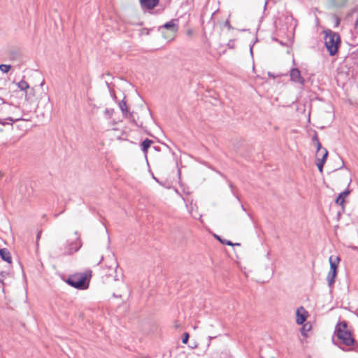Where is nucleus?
I'll use <instances>...</instances> for the list:
<instances>
[{
  "mask_svg": "<svg viewBox=\"0 0 358 358\" xmlns=\"http://www.w3.org/2000/svg\"><path fill=\"white\" fill-rule=\"evenodd\" d=\"M347 322L343 321L338 324L336 327L335 333L341 343L347 347H352L351 350L358 352V345L353 338L350 331L347 330Z\"/></svg>",
  "mask_w": 358,
  "mask_h": 358,
  "instance_id": "nucleus-1",
  "label": "nucleus"
},
{
  "mask_svg": "<svg viewBox=\"0 0 358 358\" xmlns=\"http://www.w3.org/2000/svg\"><path fill=\"white\" fill-rule=\"evenodd\" d=\"M92 271L78 273L71 275L66 280V282L71 287L78 289H86L89 287L90 278Z\"/></svg>",
  "mask_w": 358,
  "mask_h": 358,
  "instance_id": "nucleus-2",
  "label": "nucleus"
},
{
  "mask_svg": "<svg viewBox=\"0 0 358 358\" xmlns=\"http://www.w3.org/2000/svg\"><path fill=\"white\" fill-rule=\"evenodd\" d=\"M324 44L331 56L338 52V46L341 43V38L338 33L331 30L324 31Z\"/></svg>",
  "mask_w": 358,
  "mask_h": 358,
  "instance_id": "nucleus-3",
  "label": "nucleus"
},
{
  "mask_svg": "<svg viewBox=\"0 0 358 358\" xmlns=\"http://www.w3.org/2000/svg\"><path fill=\"white\" fill-rule=\"evenodd\" d=\"M159 29L165 39L172 41L175 38L178 30V20L173 19L161 26Z\"/></svg>",
  "mask_w": 358,
  "mask_h": 358,
  "instance_id": "nucleus-4",
  "label": "nucleus"
},
{
  "mask_svg": "<svg viewBox=\"0 0 358 358\" xmlns=\"http://www.w3.org/2000/svg\"><path fill=\"white\" fill-rule=\"evenodd\" d=\"M75 234L76 236V238L75 241H73L69 243L65 248L64 252H62L64 255H72L73 253L78 251L80 248L82 247V241L78 234V232L75 231Z\"/></svg>",
  "mask_w": 358,
  "mask_h": 358,
  "instance_id": "nucleus-5",
  "label": "nucleus"
},
{
  "mask_svg": "<svg viewBox=\"0 0 358 358\" xmlns=\"http://www.w3.org/2000/svg\"><path fill=\"white\" fill-rule=\"evenodd\" d=\"M289 76L292 82L303 85L305 80L301 76V72L297 68H292L289 71Z\"/></svg>",
  "mask_w": 358,
  "mask_h": 358,
  "instance_id": "nucleus-6",
  "label": "nucleus"
},
{
  "mask_svg": "<svg viewBox=\"0 0 358 358\" xmlns=\"http://www.w3.org/2000/svg\"><path fill=\"white\" fill-rule=\"evenodd\" d=\"M308 312L304 309L303 307L297 308L296 313V322L298 324H302L306 320Z\"/></svg>",
  "mask_w": 358,
  "mask_h": 358,
  "instance_id": "nucleus-7",
  "label": "nucleus"
},
{
  "mask_svg": "<svg viewBox=\"0 0 358 358\" xmlns=\"http://www.w3.org/2000/svg\"><path fill=\"white\" fill-rule=\"evenodd\" d=\"M159 0H139L143 9L152 10L159 3Z\"/></svg>",
  "mask_w": 358,
  "mask_h": 358,
  "instance_id": "nucleus-8",
  "label": "nucleus"
},
{
  "mask_svg": "<svg viewBox=\"0 0 358 358\" xmlns=\"http://www.w3.org/2000/svg\"><path fill=\"white\" fill-rule=\"evenodd\" d=\"M119 107L124 117L130 119L133 117V113L128 110L126 101H124V100L121 101L119 103Z\"/></svg>",
  "mask_w": 358,
  "mask_h": 358,
  "instance_id": "nucleus-9",
  "label": "nucleus"
},
{
  "mask_svg": "<svg viewBox=\"0 0 358 358\" xmlns=\"http://www.w3.org/2000/svg\"><path fill=\"white\" fill-rule=\"evenodd\" d=\"M0 257L1 258L8 262L9 264L12 263V257L10 252L6 248H2L0 250Z\"/></svg>",
  "mask_w": 358,
  "mask_h": 358,
  "instance_id": "nucleus-10",
  "label": "nucleus"
},
{
  "mask_svg": "<svg viewBox=\"0 0 358 358\" xmlns=\"http://www.w3.org/2000/svg\"><path fill=\"white\" fill-rule=\"evenodd\" d=\"M340 258L337 256H330L329 259L330 270L337 271Z\"/></svg>",
  "mask_w": 358,
  "mask_h": 358,
  "instance_id": "nucleus-11",
  "label": "nucleus"
},
{
  "mask_svg": "<svg viewBox=\"0 0 358 358\" xmlns=\"http://www.w3.org/2000/svg\"><path fill=\"white\" fill-rule=\"evenodd\" d=\"M336 275L337 271L329 270L327 276L329 287H331L334 284Z\"/></svg>",
  "mask_w": 358,
  "mask_h": 358,
  "instance_id": "nucleus-12",
  "label": "nucleus"
},
{
  "mask_svg": "<svg viewBox=\"0 0 358 358\" xmlns=\"http://www.w3.org/2000/svg\"><path fill=\"white\" fill-rule=\"evenodd\" d=\"M350 194L349 190H345L339 194L338 196L336 199V203L340 206H343L345 202V198Z\"/></svg>",
  "mask_w": 358,
  "mask_h": 358,
  "instance_id": "nucleus-13",
  "label": "nucleus"
},
{
  "mask_svg": "<svg viewBox=\"0 0 358 358\" xmlns=\"http://www.w3.org/2000/svg\"><path fill=\"white\" fill-rule=\"evenodd\" d=\"M152 141L148 138L145 139L141 143V150L144 153H147L148 148L152 143Z\"/></svg>",
  "mask_w": 358,
  "mask_h": 358,
  "instance_id": "nucleus-14",
  "label": "nucleus"
},
{
  "mask_svg": "<svg viewBox=\"0 0 358 358\" xmlns=\"http://www.w3.org/2000/svg\"><path fill=\"white\" fill-rule=\"evenodd\" d=\"M17 85L21 90H26L29 87V85L24 80L17 83Z\"/></svg>",
  "mask_w": 358,
  "mask_h": 358,
  "instance_id": "nucleus-15",
  "label": "nucleus"
},
{
  "mask_svg": "<svg viewBox=\"0 0 358 358\" xmlns=\"http://www.w3.org/2000/svg\"><path fill=\"white\" fill-rule=\"evenodd\" d=\"M117 268V261L114 258H111L110 264L108 266L109 270L115 272Z\"/></svg>",
  "mask_w": 358,
  "mask_h": 358,
  "instance_id": "nucleus-16",
  "label": "nucleus"
},
{
  "mask_svg": "<svg viewBox=\"0 0 358 358\" xmlns=\"http://www.w3.org/2000/svg\"><path fill=\"white\" fill-rule=\"evenodd\" d=\"M217 239L219 240L222 244H226L227 245H230V246H234V245H241L240 243H235L234 244L232 242H231L230 241H228V240H226V239H221L219 236H216Z\"/></svg>",
  "mask_w": 358,
  "mask_h": 358,
  "instance_id": "nucleus-17",
  "label": "nucleus"
},
{
  "mask_svg": "<svg viewBox=\"0 0 358 358\" xmlns=\"http://www.w3.org/2000/svg\"><path fill=\"white\" fill-rule=\"evenodd\" d=\"M348 0H333V3L336 6L343 7L345 6Z\"/></svg>",
  "mask_w": 358,
  "mask_h": 358,
  "instance_id": "nucleus-18",
  "label": "nucleus"
},
{
  "mask_svg": "<svg viewBox=\"0 0 358 358\" xmlns=\"http://www.w3.org/2000/svg\"><path fill=\"white\" fill-rule=\"evenodd\" d=\"M11 69L10 65L8 64H1L0 65V71L3 73H8Z\"/></svg>",
  "mask_w": 358,
  "mask_h": 358,
  "instance_id": "nucleus-19",
  "label": "nucleus"
},
{
  "mask_svg": "<svg viewBox=\"0 0 358 358\" xmlns=\"http://www.w3.org/2000/svg\"><path fill=\"white\" fill-rule=\"evenodd\" d=\"M10 266H8V269L0 271V275L6 279L10 275Z\"/></svg>",
  "mask_w": 358,
  "mask_h": 358,
  "instance_id": "nucleus-20",
  "label": "nucleus"
},
{
  "mask_svg": "<svg viewBox=\"0 0 358 358\" xmlns=\"http://www.w3.org/2000/svg\"><path fill=\"white\" fill-rule=\"evenodd\" d=\"M6 120H9L10 122V124H13V122H15V121H18L20 120V119H16V120H13L12 117H9L6 119H5ZM6 124H9L8 122H6L3 120L1 119L0 118V124H3V125H5Z\"/></svg>",
  "mask_w": 358,
  "mask_h": 358,
  "instance_id": "nucleus-21",
  "label": "nucleus"
},
{
  "mask_svg": "<svg viewBox=\"0 0 358 358\" xmlns=\"http://www.w3.org/2000/svg\"><path fill=\"white\" fill-rule=\"evenodd\" d=\"M328 156V151L326 148H323L322 149V159H317L320 162H323L324 163H325L326 162V159H327V157Z\"/></svg>",
  "mask_w": 358,
  "mask_h": 358,
  "instance_id": "nucleus-22",
  "label": "nucleus"
},
{
  "mask_svg": "<svg viewBox=\"0 0 358 358\" xmlns=\"http://www.w3.org/2000/svg\"><path fill=\"white\" fill-rule=\"evenodd\" d=\"M189 335L188 333L185 332L182 334V343L184 344H186L188 342V340H189Z\"/></svg>",
  "mask_w": 358,
  "mask_h": 358,
  "instance_id": "nucleus-23",
  "label": "nucleus"
},
{
  "mask_svg": "<svg viewBox=\"0 0 358 358\" xmlns=\"http://www.w3.org/2000/svg\"><path fill=\"white\" fill-rule=\"evenodd\" d=\"M324 164V163L323 162H320L319 160H317V162L316 163L318 170L320 173H322Z\"/></svg>",
  "mask_w": 358,
  "mask_h": 358,
  "instance_id": "nucleus-24",
  "label": "nucleus"
},
{
  "mask_svg": "<svg viewBox=\"0 0 358 358\" xmlns=\"http://www.w3.org/2000/svg\"><path fill=\"white\" fill-rule=\"evenodd\" d=\"M223 26L224 27H226L229 30L231 29H232V27L231 25L230 24V22H229V20L227 19L223 24Z\"/></svg>",
  "mask_w": 358,
  "mask_h": 358,
  "instance_id": "nucleus-25",
  "label": "nucleus"
},
{
  "mask_svg": "<svg viewBox=\"0 0 358 358\" xmlns=\"http://www.w3.org/2000/svg\"><path fill=\"white\" fill-rule=\"evenodd\" d=\"M312 141H313L314 144L317 143V142H320L318 136H317V134L316 131L314 132V135H313V136L312 138Z\"/></svg>",
  "mask_w": 358,
  "mask_h": 358,
  "instance_id": "nucleus-26",
  "label": "nucleus"
},
{
  "mask_svg": "<svg viewBox=\"0 0 358 358\" xmlns=\"http://www.w3.org/2000/svg\"><path fill=\"white\" fill-rule=\"evenodd\" d=\"M315 145L316 146V148H317V154H319L320 150L322 151L323 148H322V145H321L320 142H317V143H315Z\"/></svg>",
  "mask_w": 358,
  "mask_h": 358,
  "instance_id": "nucleus-27",
  "label": "nucleus"
},
{
  "mask_svg": "<svg viewBox=\"0 0 358 358\" xmlns=\"http://www.w3.org/2000/svg\"><path fill=\"white\" fill-rule=\"evenodd\" d=\"M113 110H109L108 108H106L104 111V113L106 115H107L108 117H110L111 115H113Z\"/></svg>",
  "mask_w": 358,
  "mask_h": 358,
  "instance_id": "nucleus-28",
  "label": "nucleus"
},
{
  "mask_svg": "<svg viewBox=\"0 0 358 358\" xmlns=\"http://www.w3.org/2000/svg\"><path fill=\"white\" fill-rule=\"evenodd\" d=\"M4 280L5 279L0 275V287H3V285H4V282H3Z\"/></svg>",
  "mask_w": 358,
  "mask_h": 358,
  "instance_id": "nucleus-29",
  "label": "nucleus"
},
{
  "mask_svg": "<svg viewBox=\"0 0 358 358\" xmlns=\"http://www.w3.org/2000/svg\"><path fill=\"white\" fill-rule=\"evenodd\" d=\"M215 337H216V336H214V337H213V336H209V337H208L209 343H208V346H209V345H210V341H211L212 339L215 338Z\"/></svg>",
  "mask_w": 358,
  "mask_h": 358,
  "instance_id": "nucleus-30",
  "label": "nucleus"
},
{
  "mask_svg": "<svg viewBox=\"0 0 358 358\" xmlns=\"http://www.w3.org/2000/svg\"><path fill=\"white\" fill-rule=\"evenodd\" d=\"M41 231H39L37 234V236H36V239L37 240H39L40 237H41Z\"/></svg>",
  "mask_w": 358,
  "mask_h": 358,
  "instance_id": "nucleus-31",
  "label": "nucleus"
},
{
  "mask_svg": "<svg viewBox=\"0 0 358 358\" xmlns=\"http://www.w3.org/2000/svg\"><path fill=\"white\" fill-rule=\"evenodd\" d=\"M180 327V324L178 323V322H176L175 324H174V327L175 328H178Z\"/></svg>",
  "mask_w": 358,
  "mask_h": 358,
  "instance_id": "nucleus-32",
  "label": "nucleus"
},
{
  "mask_svg": "<svg viewBox=\"0 0 358 358\" xmlns=\"http://www.w3.org/2000/svg\"><path fill=\"white\" fill-rule=\"evenodd\" d=\"M192 34V30H188V31H187V34H188V35H189V36H190Z\"/></svg>",
  "mask_w": 358,
  "mask_h": 358,
  "instance_id": "nucleus-33",
  "label": "nucleus"
},
{
  "mask_svg": "<svg viewBox=\"0 0 358 358\" xmlns=\"http://www.w3.org/2000/svg\"><path fill=\"white\" fill-rule=\"evenodd\" d=\"M107 275H110V276H112L113 274L111 273H108Z\"/></svg>",
  "mask_w": 358,
  "mask_h": 358,
  "instance_id": "nucleus-34",
  "label": "nucleus"
},
{
  "mask_svg": "<svg viewBox=\"0 0 358 358\" xmlns=\"http://www.w3.org/2000/svg\"><path fill=\"white\" fill-rule=\"evenodd\" d=\"M0 101H1L3 103L4 102V101H3V99H1V98H0Z\"/></svg>",
  "mask_w": 358,
  "mask_h": 358,
  "instance_id": "nucleus-35",
  "label": "nucleus"
},
{
  "mask_svg": "<svg viewBox=\"0 0 358 358\" xmlns=\"http://www.w3.org/2000/svg\"><path fill=\"white\" fill-rule=\"evenodd\" d=\"M166 35H169V31H166Z\"/></svg>",
  "mask_w": 358,
  "mask_h": 358,
  "instance_id": "nucleus-36",
  "label": "nucleus"
},
{
  "mask_svg": "<svg viewBox=\"0 0 358 358\" xmlns=\"http://www.w3.org/2000/svg\"><path fill=\"white\" fill-rule=\"evenodd\" d=\"M132 121H133V122H134L136 124H137L136 123V122H135V120H133Z\"/></svg>",
  "mask_w": 358,
  "mask_h": 358,
  "instance_id": "nucleus-37",
  "label": "nucleus"
}]
</instances>
